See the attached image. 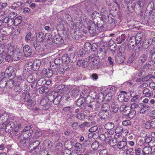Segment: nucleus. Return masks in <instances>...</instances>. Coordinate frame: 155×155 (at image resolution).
<instances>
[{
    "mask_svg": "<svg viewBox=\"0 0 155 155\" xmlns=\"http://www.w3.org/2000/svg\"><path fill=\"white\" fill-rule=\"evenodd\" d=\"M84 93L85 91H84V93L82 92L81 94L80 95L81 97L77 100L76 103L77 105L80 107V108L82 109V110H84L85 109L86 104L85 103V101L88 97V95Z\"/></svg>",
    "mask_w": 155,
    "mask_h": 155,
    "instance_id": "nucleus-1",
    "label": "nucleus"
},
{
    "mask_svg": "<svg viewBox=\"0 0 155 155\" xmlns=\"http://www.w3.org/2000/svg\"><path fill=\"white\" fill-rule=\"evenodd\" d=\"M30 45L31 48H34L35 51L38 53L41 51L42 47L41 45L38 42V41L35 37H32L29 41Z\"/></svg>",
    "mask_w": 155,
    "mask_h": 155,
    "instance_id": "nucleus-2",
    "label": "nucleus"
},
{
    "mask_svg": "<svg viewBox=\"0 0 155 155\" xmlns=\"http://www.w3.org/2000/svg\"><path fill=\"white\" fill-rule=\"evenodd\" d=\"M40 141L38 140L34 141L32 144L30 145L29 148L30 150L33 151L35 153H38L41 147L39 146Z\"/></svg>",
    "mask_w": 155,
    "mask_h": 155,
    "instance_id": "nucleus-3",
    "label": "nucleus"
},
{
    "mask_svg": "<svg viewBox=\"0 0 155 155\" xmlns=\"http://www.w3.org/2000/svg\"><path fill=\"white\" fill-rule=\"evenodd\" d=\"M74 144V143L71 140H66L65 142V146L66 147V148L64 150V152L68 151V154H71V151L70 150L72 149Z\"/></svg>",
    "mask_w": 155,
    "mask_h": 155,
    "instance_id": "nucleus-4",
    "label": "nucleus"
},
{
    "mask_svg": "<svg viewBox=\"0 0 155 155\" xmlns=\"http://www.w3.org/2000/svg\"><path fill=\"white\" fill-rule=\"evenodd\" d=\"M140 96L139 95H136L131 99V107L132 108L135 109L138 107V104L140 100Z\"/></svg>",
    "mask_w": 155,
    "mask_h": 155,
    "instance_id": "nucleus-5",
    "label": "nucleus"
},
{
    "mask_svg": "<svg viewBox=\"0 0 155 155\" xmlns=\"http://www.w3.org/2000/svg\"><path fill=\"white\" fill-rule=\"evenodd\" d=\"M102 11L103 12L102 14V17L101 18V19L104 21V23L109 22L110 17L111 16H112V15L111 14L108 15L107 10L105 9H102L101 10V12H102Z\"/></svg>",
    "mask_w": 155,
    "mask_h": 155,
    "instance_id": "nucleus-6",
    "label": "nucleus"
},
{
    "mask_svg": "<svg viewBox=\"0 0 155 155\" xmlns=\"http://www.w3.org/2000/svg\"><path fill=\"white\" fill-rule=\"evenodd\" d=\"M23 51L25 56L28 57L31 54L32 50L29 45H25L23 48Z\"/></svg>",
    "mask_w": 155,
    "mask_h": 155,
    "instance_id": "nucleus-7",
    "label": "nucleus"
},
{
    "mask_svg": "<svg viewBox=\"0 0 155 155\" xmlns=\"http://www.w3.org/2000/svg\"><path fill=\"white\" fill-rule=\"evenodd\" d=\"M125 139H123L122 141H119L117 144V147L118 149H122V151H125L127 149V142Z\"/></svg>",
    "mask_w": 155,
    "mask_h": 155,
    "instance_id": "nucleus-8",
    "label": "nucleus"
},
{
    "mask_svg": "<svg viewBox=\"0 0 155 155\" xmlns=\"http://www.w3.org/2000/svg\"><path fill=\"white\" fill-rule=\"evenodd\" d=\"M91 1L92 0H89L85 3V6L87 12H90L95 8L96 5L93 3Z\"/></svg>",
    "mask_w": 155,
    "mask_h": 155,
    "instance_id": "nucleus-9",
    "label": "nucleus"
},
{
    "mask_svg": "<svg viewBox=\"0 0 155 155\" xmlns=\"http://www.w3.org/2000/svg\"><path fill=\"white\" fill-rule=\"evenodd\" d=\"M137 4L134 5V3H132L131 4V7L133 8H137V7H138L139 10L140 12H141V9L143 8L144 4V0H136Z\"/></svg>",
    "mask_w": 155,
    "mask_h": 155,
    "instance_id": "nucleus-10",
    "label": "nucleus"
},
{
    "mask_svg": "<svg viewBox=\"0 0 155 155\" xmlns=\"http://www.w3.org/2000/svg\"><path fill=\"white\" fill-rule=\"evenodd\" d=\"M53 74L52 71L49 68H44L42 71V75L45 77L50 78L52 76Z\"/></svg>",
    "mask_w": 155,
    "mask_h": 155,
    "instance_id": "nucleus-11",
    "label": "nucleus"
},
{
    "mask_svg": "<svg viewBox=\"0 0 155 155\" xmlns=\"http://www.w3.org/2000/svg\"><path fill=\"white\" fill-rule=\"evenodd\" d=\"M5 75L8 77L9 79L12 80L15 78V74L14 72V70L13 69L10 70L9 68L7 69Z\"/></svg>",
    "mask_w": 155,
    "mask_h": 155,
    "instance_id": "nucleus-12",
    "label": "nucleus"
},
{
    "mask_svg": "<svg viewBox=\"0 0 155 155\" xmlns=\"http://www.w3.org/2000/svg\"><path fill=\"white\" fill-rule=\"evenodd\" d=\"M137 40L135 36H133L131 37L128 41V48H129V47L131 48V46L133 48L134 46V45H137L139 43H137Z\"/></svg>",
    "mask_w": 155,
    "mask_h": 155,
    "instance_id": "nucleus-13",
    "label": "nucleus"
},
{
    "mask_svg": "<svg viewBox=\"0 0 155 155\" xmlns=\"http://www.w3.org/2000/svg\"><path fill=\"white\" fill-rule=\"evenodd\" d=\"M33 65V67H34V70L36 71L38 70L40 68L41 61L40 59H36L34 60L31 61Z\"/></svg>",
    "mask_w": 155,
    "mask_h": 155,
    "instance_id": "nucleus-14",
    "label": "nucleus"
},
{
    "mask_svg": "<svg viewBox=\"0 0 155 155\" xmlns=\"http://www.w3.org/2000/svg\"><path fill=\"white\" fill-rule=\"evenodd\" d=\"M77 65L79 67L84 68L87 67L89 65V63L87 61L84 60H78L77 62Z\"/></svg>",
    "mask_w": 155,
    "mask_h": 155,
    "instance_id": "nucleus-15",
    "label": "nucleus"
},
{
    "mask_svg": "<svg viewBox=\"0 0 155 155\" xmlns=\"http://www.w3.org/2000/svg\"><path fill=\"white\" fill-rule=\"evenodd\" d=\"M36 37L35 38L38 42H43L45 38V36L43 33L40 32L36 33Z\"/></svg>",
    "mask_w": 155,
    "mask_h": 155,
    "instance_id": "nucleus-16",
    "label": "nucleus"
},
{
    "mask_svg": "<svg viewBox=\"0 0 155 155\" xmlns=\"http://www.w3.org/2000/svg\"><path fill=\"white\" fill-rule=\"evenodd\" d=\"M12 29L8 27L3 28L0 31L2 35L6 36L9 35L12 32Z\"/></svg>",
    "mask_w": 155,
    "mask_h": 155,
    "instance_id": "nucleus-17",
    "label": "nucleus"
},
{
    "mask_svg": "<svg viewBox=\"0 0 155 155\" xmlns=\"http://www.w3.org/2000/svg\"><path fill=\"white\" fill-rule=\"evenodd\" d=\"M53 40L55 44L58 45L61 44L64 42V40L59 35H55L53 38Z\"/></svg>",
    "mask_w": 155,
    "mask_h": 155,
    "instance_id": "nucleus-18",
    "label": "nucleus"
},
{
    "mask_svg": "<svg viewBox=\"0 0 155 155\" xmlns=\"http://www.w3.org/2000/svg\"><path fill=\"white\" fill-rule=\"evenodd\" d=\"M31 61H28L26 63L25 66V70L27 71H29L32 70H34V67H33V65Z\"/></svg>",
    "mask_w": 155,
    "mask_h": 155,
    "instance_id": "nucleus-19",
    "label": "nucleus"
},
{
    "mask_svg": "<svg viewBox=\"0 0 155 155\" xmlns=\"http://www.w3.org/2000/svg\"><path fill=\"white\" fill-rule=\"evenodd\" d=\"M126 38V35L124 34H122L120 36H119L116 38L115 41L117 44H120L124 41Z\"/></svg>",
    "mask_w": 155,
    "mask_h": 155,
    "instance_id": "nucleus-20",
    "label": "nucleus"
},
{
    "mask_svg": "<svg viewBox=\"0 0 155 155\" xmlns=\"http://www.w3.org/2000/svg\"><path fill=\"white\" fill-rule=\"evenodd\" d=\"M111 111L113 113H116L118 110L119 106L116 102H113L111 105Z\"/></svg>",
    "mask_w": 155,
    "mask_h": 155,
    "instance_id": "nucleus-21",
    "label": "nucleus"
},
{
    "mask_svg": "<svg viewBox=\"0 0 155 155\" xmlns=\"http://www.w3.org/2000/svg\"><path fill=\"white\" fill-rule=\"evenodd\" d=\"M109 113L108 112L101 110L98 114L99 117L103 119H107L108 117Z\"/></svg>",
    "mask_w": 155,
    "mask_h": 155,
    "instance_id": "nucleus-22",
    "label": "nucleus"
},
{
    "mask_svg": "<svg viewBox=\"0 0 155 155\" xmlns=\"http://www.w3.org/2000/svg\"><path fill=\"white\" fill-rule=\"evenodd\" d=\"M15 127V124L12 121L10 122L5 126L6 131H11Z\"/></svg>",
    "mask_w": 155,
    "mask_h": 155,
    "instance_id": "nucleus-23",
    "label": "nucleus"
},
{
    "mask_svg": "<svg viewBox=\"0 0 155 155\" xmlns=\"http://www.w3.org/2000/svg\"><path fill=\"white\" fill-rule=\"evenodd\" d=\"M23 131V128L21 124L18 125L14 129V134L15 136L21 134Z\"/></svg>",
    "mask_w": 155,
    "mask_h": 155,
    "instance_id": "nucleus-24",
    "label": "nucleus"
},
{
    "mask_svg": "<svg viewBox=\"0 0 155 155\" xmlns=\"http://www.w3.org/2000/svg\"><path fill=\"white\" fill-rule=\"evenodd\" d=\"M7 53L8 54H13L14 53L16 52V50L15 47L13 45H10L8 47H7Z\"/></svg>",
    "mask_w": 155,
    "mask_h": 155,
    "instance_id": "nucleus-25",
    "label": "nucleus"
},
{
    "mask_svg": "<svg viewBox=\"0 0 155 155\" xmlns=\"http://www.w3.org/2000/svg\"><path fill=\"white\" fill-rule=\"evenodd\" d=\"M17 81V85L19 86H21V85H24V86L26 85L25 81H24L23 79L21 76L16 77L15 78Z\"/></svg>",
    "mask_w": 155,
    "mask_h": 155,
    "instance_id": "nucleus-26",
    "label": "nucleus"
},
{
    "mask_svg": "<svg viewBox=\"0 0 155 155\" xmlns=\"http://www.w3.org/2000/svg\"><path fill=\"white\" fill-rule=\"evenodd\" d=\"M155 64V57L153 58V57H150V60L148 63H146L143 66L144 68H149L148 66L152 65Z\"/></svg>",
    "mask_w": 155,
    "mask_h": 155,
    "instance_id": "nucleus-27",
    "label": "nucleus"
},
{
    "mask_svg": "<svg viewBox=\"0 0 155 155\" xmlns=\"http://www.w3.org/2000/svg\"><path fill=\"white\" fill-rule=\"evenodd\" d=\"M143 94L144 96L147 97H149L152 96L153 94V92L150 91L148 88H146L143 91Z\"/></svg>",
    "mask_w": 155,
    "mask_h": 155,
    "instance_id": "nucleus-28",
    "label": "nucleus"
},
{
    "mask_svg": "<svg viewBox=\"0 0 155 155\" xmlns=\"http://www.w3.org/2000/svg\"><path fill=\"white\" fill-rule=\"evenodd\" d=\"M7 46L4 44L0 45V54L3 55L7 53Z\"/></svg>",
    "mask_w": 155,
    "mask_h": 155,
    "instance_id": "nucleus-29",
    "label": "nucleus"
},
{
    "mask_svg": "<svg viewBox=\"0 0 155 155\" xmlns=\"http://www.w3.org/2000/svg\"><path fill=\"white\" fill-rule=\"evenodd\" d=\"M61 96L58 95V93H55V97L54 99V100L53 102L54 104L55 105H57L59 104L60 101L61 100Z\"/></svg>",
    "mask_w": 155,
    "mask_h": 155,
    "instance_id": "nucleus-30",
    "label": "nucleus"
},
{
    "mask_svg": "<svg viewBox=\"0 0 155 155\" xmlns=\"http://www.w3.org/2000/svg\"><path fill=\"white\" fill-rule=\"evenodd\" d=\"M87 24V28L89 31L94 30L96 28V25L93 22L91 21H89L88 22Z\"/></svg>",
    "mask_w": 155,
    "mask_h": 155,
    "instance_id": "nucleus-31",
    "label": "nucleus"
},
{
    "mask_svg": "<svg viewBox=\"0 0 155 155\" xmlns=\"http://www.w3.org/2000/svg\"><path fill=\"white\" fill-rule=\"evenodd\" d=\"M152 150V148L149 146H145L142 150V152L144 154V155L148 154L150 153Z\"/></svg>",
    "mask_w": 155,
    "mask_h": 155,
    "instance_id": "nucleus-32",
    "label": "nucleus"
},
{
    "mask_svg": "<svg viewBox=\"0 0 155 155\" xmlns=\"http://www.w3.org/2000/svg\"><path fill=\"white\" fill-rule=\"evenodd\" d=\"M61 100H63L64 102H69L71 99L69 94H64L62 96H61Z\"/></svg>",
    "mask_w": 155,
    "mask_h": 155,
    "instance_id": "nucleus-33",
    "label": "nucleus"
},
{
    "mask_svg": "<svg viewBox=\"0 0 155 155\" xmlns=\"http://www.w3.org/2000/svg\"><path fill=\"white\" fill-rule=\"evenodd\" d=\"M148 58L147 54H143L140 57L139 61L140 63H143L147 60Z\"/></svg>",
    "mask_w": 155,
    "mask_h": 155,
    "instance_id": "nucleus-34",
    "label": "nucleus"
},
{
    "mask_svg": "<svg viewBox=\"0 0 155 155\" xmlns=\"http://www.w3.org/2000/svg\"><path fill=\"white\" fill-rule=\"evenodd\" d=\"M114 127V124L112 122L107 123L104 126V128L107 130L113 129Z\"/></svg>",
    "mask_w": 155,
    "mask_h": 155,
    "instance_id": "nucleus-35",
    "label": "nucleus"
},
{
    "mask_svg": "<svg viewBox=\"0 0 155 155\" xmlns=\"http://www.w3.org/2000/svg\"><path fill=\"white\" fill-rule=\"evenodd\" d=\"M13 59L15 61H17L20 59L21 58V54L16 51L13 54Z\"/></svg>",
    "mask_w": 155,
    "mask_h": 155,
    "instance_id": "nucleus-36",
    "label": "nucleus"
},
{
    "mask_svg": "<svg viewBox=\"0 0 155 155\" xmlns=\"http://www.w3.org/2000/svg\"><path fill=\"white\" fill-rule=\"evenodd\" d=\"M117 18H116L112 15L110 17V19L109 21V23L112 26H115L117 23Z\"/></svg>",
    "mask_w": 155,
    "mask_h": 155,
    "instance_id": "nucleus-37",
    "label": "nucleus"
},
{
    "mask_svg": "<svg viewBox=\"0 0 155 155\" xmlns=\"http://www.w3.org/2000/svg\"><path fill=\"white\" fill-rule=\"evenodd\" d=\"M86 45H87L89 46V45L91 46V49L92 51L94 52L98 48V45L95 43H93L92 45H91L90 43L88 42L85 44Z\"/></svg>",
    "mask_w": 155,
    "mask_h": 155,
    "instance_id": "nucleus-38",
    "label": "nucleus"
},
{
    "mask_svg": "<svg viewBox=\"0 0 155 155\" xmlns=\"http://www.w3.org/2000/svg\"><path fill=\"white\" fill-rule=\"evenodd\" d=\"M62 61L61 58L58 57L56 58L54 60V63L55 66H61L63 63Z\"/></svg>",
    "mask_w": 155,
    "mask_h": 155,
    "instance_id": "nucleus-39",
    "label": "nucleus"
},
{
    "mask_svg": "<svg viewBox=\"0 0 155 155\" xmlns=\"http://www.w3.org/2000/svg\"><path fill=\"white\" fill-rule=\"evenodd\" d=\"M125 58L123 56H117L115 58L116 62L118 64H121L124 60Z\"/></svg>",
    "mask_w": 155,
    "mask_h": 155,
    "instance_id": "nucleus-40",
    "label": "nucleus"
},
{
    "mask_svg": "<svg viewBox=\"0 0 155 155\" xmlns=\"http://www.w3.org/2000/svg\"><path fill=\"white\" fill-rule=\"evenodd\" d=\"M22 17L21 16H19L16 17L13 22V24L15 26H17L19 25L21 22Z\"/></svg>",
    "mask_w": 155,
    "mask_h": 155,
    "instance_id": "nucleus-41",
    "label": "nucleus"
},
{
    "mask_svg": "<svg viewBox=\"0 0 155 155\" xmlns=\"http://www.w3.org/2000/svg\"><path fill=\"white\" fill-rule=\"evenodd\" d=\"M79 90L78 89L74 88L71 92V96L74 97H76L78 95Z\"/></svg>",
    "mask_w": 155,
    "mask_h": 155,
    "instance_id": "nucleus-42",
    "label": "nucleus"
},
{
    "mask_svg": "<svg viewBox=\"0 0 155 155\" xmlns=\"http://www.w3.org/2000/svg\"><path fill=\"white\" fill-rule=\"evenodd\" d=\"M62 60H63V63H69L70 62V58L68 56V54H64L61 58Z\"/></svg>",
    "mask_w": 155,
    "mask_h": 155,
    "instance_id": "nucleus-43",
    "label": "nucleus"
},
{
    "mask_svg": "<svg viewBox=\"0 0 155 155\" xmlns=\"http://www.w3.org/2000/svg\"><path fill=\"white\" fill-rule=\"evenodd\" d=\"M24 103L27 106H34L36 102L30 98L26 101H24Z\"/></svg>",
    "mask_w": 155,
    "mask_h": 155,
    "instance_id": "nucleus-44",
    "label": "nucleus"
},
{
    "mask_svg": "<svg viewBox=\"0 0 155 155\" xmlns=\"http://www.w3.org/2000/svg\"><path fill=\"white\" fill-rule=\"evenodd\" d=\"M7 80L5 78H3L0 82V87L3 88L7 86Z\"/></svg>",
    "mask_w": 155,
    "mask_h": 155,
    "instance_id": "nucleus-45",
    "label": "nucleus"
},
{
    "mask_svg": "<svg viewBox=\"0 0 155 155\" xmlns=\"http://www.w3.org/2000/svg\"><path fill=\"white\" fill-rule=\"evenodd\" d=\"M134 153L135 155H144V154L142 152L141 149L140 147L135 148Z\"/></svg>",
    "mask_w": 155,
    "mask_h": 155,
    "instance_id": "nucleus-46",
    "label": "nucleus"
},
{
    "mask_svg": "<svg viewBox=\"0 0 155 155\" xmlns=\"http://www.w3.org/2000/svg\"><path fill=\"white\" fill-rule=\"evenodd\" d=\"M110 109V106L107 103H104L102 106L101 110L108 112Z\"/></svg>",
    "mask_w": 155,
    "mask_h": 155,
    "instance_id": "nucleus-47",
    "label": "nucleus"
},
{
    "mask_svg": "<svg viewBox=\"0 0 155 155\" xmlns=\"http://www.w3.org/2000/svg\"><path fill=\"white\" fill-rule=\"evenodd\" d=\"M99 145V142L95 140L91 145V147L92 149L95 150H97L98 148Z\"/></svg>",
    "mask_w": 155,
    "mask_h": 155,
    "instance_id": "nucleus-48",
    "label": "nucleus"
},
{
    "mask_svg": "<svg viewBox=\"0 0 155 155\" xmlns=\"http://www.w3.org/2000/svg\"><path fill=\"white\" fill-rule=\"evenodd\" d=\"M22 95L24 97L23 99V102L24 101H26L27 100L30 98V94L29 92L24 93H23Z\"/></svg>",
    "mask_w": 155,
    "mask_h": 155,
    "instance_id": "nucleus-49",
    "label": "nucleus"
},
{
    "mask_svg": "<svg viewBox=\"0 0 155 155\" xmlns=\"http://www.w3.org/2000/svg\"><path fill=\"white\" fill-rule=\"evenodd\" d=\"M99 63L100 61L99 59L95 58L91 61V62L90 63H92L93 65L96 68H97L99 66Z\"/></svg>",
    "mask_w": 155,
    "mask_h": 155,
    "instance_id": "nucleus-50",
    "label": "nucleus"
},
{
    "mask_svg": "<svg viewBox=\"0 0 155 155\" xmlns=\"http://www.w3.org/2000/svg\"><path fill=\"white\" fill-rule=\"evenodd\" d=\"M104 25V21L100 18L97 23V26L99 28H102Z\"/></svg>",
    "mask_w": 155,
    "mask_h": 155,
    "instance_id": "nucleus-51",
    "label": "nucleus"
},
{
    "mask_svg": "<svg viewBox=\"0 0 155 155\" xmlns=\"http://www.w3.org/2000/svg\"><path fill=\"white\" fill-rule=\"evenodd\" d=\"M131 51H132L133 52L131 54V57H132L133 58H135L136 57L137 54H139V53H138V52H137V51L135 50V49H134V51H133V50H132V48L130 49H129V50L128 49V51L127 52L128 53L127 54H130V52H131Z\"/></svg>",
    "mask_w": 155,
    "mask_h": 155,
    "instance_id": "nucleus-52",
    "label": "nucleus"
},
{
    "mask_svg": "<svg viewBox=\"0 0 155 155\" xmlns=\"http://www.w3.org/2000/svg\"><path fill=\"white\" fill-rule=\"evenodd\" d=\"M38 153L41 155H46L48 154V150H46L45 148L44 147L42 148L40 147Z\"/></svg>",
    "mask_w": 155,
    "mask_h": 155,
    "instance_id": "nucleus-53",
    "label": "nucleus"
},
{
    "mask_svg": "<svg viewBox=\"0 0 155 155\" xmlns=\"http://www.w3.org/2000/svg\"><path fill=\"white\" fill-rule=\"evenodd\" d=\"M127 114L128 117L131 119H132L135 116L136 111L134 110H130Z\"/></svg>",
    "mask_w": 155,
    "mask_h": 155,
    "instance_id": "nucleus-54",
    "label": "nucleus"
},
{
    "mask_svg": "<svg viewBox=\"0 0 155 155\" xmlns=\"http://www.w3.org/2000/svg\"><path fill=\"white\" fill-rule=\"evenodd\" d=\"M86 54V51L83 48H81L78 52L77 54L80 57H83Z\"/></svg>",
    "mask_w": 155,
    "mask_h": 155,
    "instance_id": "nucleus-55",
    "label": "nucleus"
},
{
    "mask_svg": "<svg viewBox=\"0 0 155 155\" xmlns=\"http://www.w3.org/2000/svg\"><path fill=\"white\" fill-rule=\"evenodd\" d=\"M65 85L64 84H60L57 87V89L59 92L61 93H63L65 90Z\"/></svg>",
    "mask_w": 155,
    "mask_h": 155,
    "instance_id": "nucleus-56",
    "label": "nucleus"
},
{
    "mask_svg": "<svg viewBox=\"0 0 155 155\" xmlns=\"http://www.w3.org/2000/svg\"><path fill=\"white\" fill-rule=\"evenodd\" d=\"M72 108L71 106H68L64 107L62 110V112L64 114H67L71 110Z\"/></svg>",
    "mask_w": 155,
    "mask_h": 155,
    "instance_id": "nucleus-57",
    "label": "nucleus"
},
{
    "mask_svg": "<svg viewBox=\"0 0 155 155\" xmlns=\"http://www.w3.org/2000/svg\"><path fill=\"white\" fill-rule=\"evenodd\" d=\"M136 38L137 41V43H140L141 40V38L143 37V34L141 33H138L136 36H134Z\"/></svg>",
    "mask_w": 155,
    "mask_h": 155,
    "instance_id": "nucleus-58",
    "label": "nucleus"
},
{
    "mask_svg": "<svg viewBox=\"0 0 155 155\" xmlns=\"http://www.w3.org/2000/svg\"><path fill=\"white\" fill-rule=\"evenodd\" d=\"M83 111H81V112H80L79 113L77 114L76 118L77 119L80 120H82L83 118H84V114L83 113Z\"/></svg>",
    "mask_w": 155,
    "mask_h": 155,
    "instance_id": "nucleus-59",
    "label": "nucleus"
},
{
    "mask_svg": "<svg viewBox=\"0 0 155 155\" xmlns=\"http://www.w3.org/2000/svg\"><path fill=\"white\" fill-rule=\"evenodd\" d=\"M99 151V155H110L108 153L107 150L106 149L100 150Z\"/></svg>",
    "mask_w": 155,
    "mask_h": 155,
    "instance_id": "nucleus-60",
    "label": "nucleus"
},
{
    "mask_svg": "<svg viewBox=\"0 0 155 155\" xmlns=\"http://www.w3.org/2000/svg\"><path fill=\"white\" fill-rule=\"evenodd\" d=\"M42 132L40 130H36L35 133L34 137L36 138L40 137L42 135Z\"/></svg>",
    "mask_w": 155,
    "mask_h": 155,
    "instance_id": "nucleus-61",
    "label": "nucleus"
},
{
    "mask_svg": "<svg viewBox=\"0 0 155 155\" xmlns=\"http://www.w3.org/2000/svg\"><path fill=\"white\" fill-rule=\"evenodd\" d=\"M55 95V93L52 92L48 96V100L51 102H53Z\"/></svg>",
    "mask_w": 155,
    "mask_h": 155,
    "instance_id": "nucleus-62",
    "label": "nucleus"
},
{
    "mask_svg": "<svg viewBox=\"0 0 155 155\" xmlns=\"http://www.w3.org/2000/svg\"><path fill=\"white\" fill-rule=\"evenodd\" d=\"M45 84V79L44 78L39 79L37 82V84L38 86L43 85Z\"/></svg>",
    "mask_w": 155,
    "mask_h": 155,
    "instance_id": "nucleus-63",
    "label": "nucleus"
},
{
    "mask_svg": "<svg viewBox=\"0 0 155 155\" xmlns=\"http://www.w3.org/2000/svg\"><path fill=\"white\" fill-rule=\"evenodd\" d=\"M13 55L12 54H7L5 57V61L8 62L11 61L13 59Z\"/></svg>",
    "mask_w": 155,
    "mask_h": 155,
    "instance_id": "nucleus-64",
    "label": "nucleus"
}]
</instances>
